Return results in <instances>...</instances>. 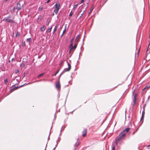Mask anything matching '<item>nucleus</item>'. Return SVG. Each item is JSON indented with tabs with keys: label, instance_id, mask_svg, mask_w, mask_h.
<instances>
[{
	"label": "nucleus",
	"instance_id": "nucleus-1",
	"mask_svg": "<svg viewBox=\"0 0 150 150\" xmlns=\"http://www.w3.org/2000/svg\"><path fill=\"white\" fill-rule=\"evenodd\" d=\"M130 130V128H127L125 129L122 132L120 133L119 135L115 139V144L117 145L120 141L121 140L123 137L125 136Z\"/></svg>",
	"mask_w": 150,
	"mask_h": 150
},
{
	"label": "nucleus",
	"instance_id": "nucleus-2",
	"mask_svg": "<svg viewBox=\"0 0 150 150\" xmlns=\"http://www.w3.org/2000/svg\"><path fill=\"white\" fill-rule=\"evenodd\" d=\"M80 35H78L76 37L75 40L74 41V44H71L69 46L70 50L69 52L70 53L72 51L73 52L77 47V46L78 44V42L80 39Z\"/></svg>",
	"mask_w": 150,
	"mask_h": 150
},
{
	"label": "nucleus",
	"instance_id": "nucleus-3",
	"mask_svg": "<svg viewBox=\"0 0 150 150\" xmlns=\"http://www.w3.org/2000/svg\"><path fill=\"white\" fill-rule=\"evenodd\" d=\"M54 6L55 8V9L54 10V12L56 14H57L58 13V11L59 9L60 4L58 2H57L56 3V4L54 5Z\"/></svg>",
	"mask_w": 150,
	"mask_h": 150
},
{
	"label": "nucleus",
	"instance_id": "nucleus-4",
	"mask_svg": "<svg viewBox=\"0 0 150 150\" xmlns=\"http://www.w3.org/2000/svg\"><path fill=\"white\" fill-rule=\"evenodd\" d=\"M10 17L8 16L4 18V20L5 21L9 22L10 23H14V21H13V19H10Z\"/></svg>",
	"mask_w": 150,
	"mask_h": 150
},
{
	"label": "nucleus",
	"instance_id": "nucleus-5",
	"mask_svg": "<svg viewBox=\"0 0 150 150\" xmlns=\"http://www.w3.org/2000/svg\"><path fill=\"white\" fill-rule=\"evenodd\" d=\"M67 63H68V68H66L65 69H64L63 71V73H64L65 72L69 71L70 70V69H71V66L70 64L68 62H67Z\"/></svg>",
	"mask_w": 150,
	"mask_h": 150
},
{
	"label": "nucleus",
	"instance_id": "nucleus-6",
	"mask_svg": "<svg viewBox=\"0 0 150 150\" xmlns=\"http://www.w3.org/2000/svg\"><path fill=\"white\" fill-rule=\"evenodd\" d=\"M23 5H21L19 2H18L17 4V7L16 9L18 10H20L23 8Z\"/></svg>",
	"mask_w": 150,
	"mask_h": 150
},
{
	"label": "nucleus",
	"instance_id": "nucleus-7",
	"mask_svg": "<svg viewBox=\"0 0 150 150\" xmlns=\"http://www.w3.org/2000/svg\"><path fill=\"white\" fill-rule=\"evenodd\" d=\"M55 87L58 90L60 88V84L59 81H58L56 83Z\"/></svg>",
	"mask_w": 150,
	"mask_h": 150
},
{
	"label": "nucleus",
	"instance_id": "nucleus-8",
	"mask_svg": "<svg viewBox=\"0 0 150 150\" xmlns=\"http://www.w3.org/2000/svg\"><path fill=\"white\" fill-rule=\"evenodd\" d=\"M82 136L83 137H85L86 136L87 133V129H84L82 132Z\"/></svg>",
	"mask_w": 150,
	"mask_h": 150
},
{
	"label": "nucleus",
	"instance_id": "nucleus-9",
	"mask_svg": "<svg viewBox=\"0 0 150 150\" xmlns=\"http://www.w3.org/2000/svg\"><path fill=\"white\" fill-rule=\"evenodd\" d=\"M137 96V95L136 94H135L134 95V99H133V102L134 104H135L136 103V98Z\"/></svg>",
	"mask_w": 150,
	"mask_h": 150
},
{
	"label": "nucleus",
	"instance_id": "nucleus-10",
	"mask_svg": "<svg viewBox=\"0 0 150 150\" xmlns=\"http://www.w3.org/2000/svg\"><path fill=\"white\" fill-rule=\"evenodd\" d=\"M45 26L43 25L41 28L40 30L42 32L45 30Z\"/></svg>",
	"mask_w": 150,
	"mask_h": 150
},
{
	"label": "nucleus",
	"instance_id": "nucleus-11",
	"mask_svg": "<svg viewBox=\"0 0 150 150\" xmlns=\"http://www.w3.org/2000/svg\"><path fill=\"white\" fill-rule=\"evenodd\" d=\"M21 86L19 87H14V88H13V89H12L11 90V92H12V91H14V90H16L17 89H18V88H20L22 86Z\"/></svg>",
	"mask_w": 150,
	"mask_h": 150
},
{
	"label": "nucleus",
	"instance_id": "nucleus-12",
	"mask_svg": "<svg viewBox=\"0 0 150 150\" xmlns=\"http://www.w3.org/2000/svg\"><path fill=\"white\" fill-rule=\"evenodd\" d=\"M149 88H150V86H146L143 89L142 92L146 89L148 90Z\"/></svg>",
	"mask_w": 150,
	"mask_h": 150
},
{
	"label": "nucleus",
	"instance_id": "nucleus-13",
	"mask_svg": "<svg viewBox=\"0 0 150 150\" xmlns=\"http://www.w3.org/2000/svg\"><path fill=\"white\" fill-rule=\"evenodd\" d=\"M58 27V25H56V26L54 28V31H53V33H55V32H56Z\"/></svg>",
	"mask_w": 150,
	"mask_h": 150
},
{
	"label": "nucleus",
	"instance_id": "nucleus-14",
	"mask_svg": "<svg viewBox=\"0 0 150 150\" xmlns=\"http://www.w3.org/2000/svg\"><path fill=\"white\" fill-rule=\"evenodd\" d=\"M93 9H94V7L93 6H92L90 9V11L88 13L89 14H90L92 12Z\"/></svg>",
	"mask_w": 150,
	"mask_h": 150
},
{
	"label": "nucleus",
	"instance_id": "nucleus-15",
	"mask_svg": "<svg viewBox=\"0 0 150 150\" xmlns=\"http://www.w3.org/2000/svg\"><path fill=\"white\" fill-rule=\"evenodd\" d=\"M66 26L65 27V28L64 29V30L63 32L62 33V35H61V37H62L63 36L64 34V33H65L66 31Z\"/></svg>",
	"mask_w": 150,
	"mask_h": 150
},
{
	"label": "nucleus",
	"instance_id": "nucleus-16",
	"mask_svg": "<svg viewBox=\"0 0 150 150\" xmlns=\"http://www.w3.org/2000/svg\"><path fill=\"white\" fill-rule=\"evenodd\" d=\"M32 41V39L31 38H29L27 40V42H28L29 43H30Z\"/></svg>",
	"mask_w": 150,
	"mask_h": 150
},
{
	"label": "nucleus",
	"instance_id": "nucleus-17",
	"mask_svg": "<svg viewBox=\"0 0 150 150\" xmlns=\"http://www.w3.org/2000/svg\"><path fill=\"white\" fill-rule=\"evenodd\" d=\"M20 66L21 67L24 68L25 67V64H24V63H22L20 65Z\"/></svg>",
	"mask_w": 150,
	"mask_h": 150
},
{
	"label": "nucleus",
	"instance_id": "nucleus-18",
	"mask_svg": "<svg viewBox=\"0 0 150 150\" xmlns=\"http://www.w3.org/2000/svg\"><path fill=\"white\" fill-rule=\"evenodd\" d=\"M20 35V34L18 32H17L16 33V37L19 36Z\"/></svg>",
	"mask_w": 150,
	"mask_h": 150
},
{
	"label": "nucleus",
	"instance_id": "nucleus-19",
	"mask_svg": "<svg viewBox=\"0 0 150 150\" xmlns=\"http://www.w3.org/2000/svg\"><path fill=\"white\" fill-rule=\"evenodd\" d=\"M78 5V4H77L74 6L73 9L74 10H75L76 9V8L77 7Z\"/></svg>",
	"mask_w": 150,
	"mask_h": 150
},
{
	"label": "nucleus",
	"instance_id": "nucleus-20",
	"mask_svg": "<svg viewBox=\"0 0 150 150\" xmlns=\"http://www.w3.org/2000/svg\"><path fill=\"white\" fill-rule=\"evenodd\" d=\"M52 27H51L50 28H48L47 30V32H50L51 31Z\"/></svg>",
	"mask_w": 150,
	"mask_h": 150
},
{
	"label": "nucleus",
	"instance_id": "nucleus-21",
	"mask_svg": "<svg viewBox=\"0 0 150 150\" xmlns=\"http://www.w3.org/2000/svg\"><path fill=\"white\" fill-rule=\"evenodd\" d=\"M73 14V13L72 11H71L69 14V18H70L71 17V16H72Z\"/></svg>",
	"mask_w": 150,
	"mask_h": 150
},
{
	"label": "nucleus",
	"instance_id": "nucleus-22",
	"mask_svg": "<svg viewBox=\"0 0 150 150\" xmlns=\"http://www.w3.org/2000/svg\"><path fill=\"white\" fill-rule=\"evenodd\" d=\"M4 83L6 85L8 82V79H6L4 80Z\"/></svg>",
	"mask_w": 150,
	"mask_h": 150
},
{
	"label": "nucleus",
	"instance_id": "nucleus-23",
	"mask_svg": "<svg viewBox=\"0 0 150 150\" xmlns=\"http://www.w3.org/2000/svg\"><path fill=\"white\" fill-rule=\"evenodd\" d=\"M115 150V145H113L112 147V150Z\"/></svg>",
	"mask_w": 150,
	"mask_h": 150
},
{
	"label": "nucleus",
	"instance_id": "nucleus-24",
	"mask_svg": "<svg viewBox=\"0 0 150 150\" xmlns=\"http://www.w3.org/2000/svg\"><path fill=\"white\" fill-rule=\"evenodd\" d=\"M74 37L70 41V43H71V44H72V43H73V40H74Z\"/></svg>",
	"mask_w": 150,
	"mask_h": 150
},
{
	"label": "nucleus",
	"instance_id": "nucleus-25",
	"mask_svg": "<svg viewBox=\"0 0 150 150\" xmlns=\"http://www.w3.org/2000/svg\"><path fill=\"white\" fill-rule=\"evenodd\" d=\"M39 11H41L43 9V7H41V6H40L39 7Z\"/></svg>",
	"mask_w": 150,
	"mask_h": 150
},
{
	"label": "nucleus",
	"instance_id": "nucleus-26",
	"mask_svg": "<svg viewBox=\"0 0 150 150\" xmlns=\"http://www.w3.org/2000/svg\"><path fill=\"white\" fill-rule=\"evenodd\" d=\"M43 74H44V73H42V74H40L38 76V78H39L40 77L42 76V75H43Z\"/></svg>",
	"mask_w": 150,
	"mask_h": 150
},
{
	"label": "nucleus",
	"instance_id": "nucleus-27",
	"mask_svg": "<svg viewBox=\"0 0 150 150\" xmlns=\"http://www.w3.org/2000/svg\"><path fill=\"white\" fill-rule=\"evenodd\" d=\"M59 69H58L57 72L55 73V74H54L55 76H56L58 73L59 72Z\"/></svg>",
	"mask_w": 150,
	"mask_h": 150
},
{
	"label": "nucleus",
	"instance_id": "nucleus-28",
	"mask_svg": "<svg viewBox=\"0 0 150 150\" xmlns=\"http://www.w3.org/2000/svg\"><path fill=\"white\" fill-rule=\"evenodd\" d=\"M84 11H83V12L82 13L81 16H80V18L83 15V14H84Z\"/></svg>",
	"mask_w": 150,
	"mask_h": 150
},
{
	"label": "nucleus",
	"instance_id": "nucleus-29",
	"mask_svg": "<svg viewBox=\"0 0 150 150\" xmlns=\"http://www.w3.org/2000/svg\"><path fill=\"white\" fill-rule=\"evenodd\" d=\"M63 61H62V62H61V63H60V65H62V64H63Z\"/></svg>",
	"mask_w": 150,
	"mask_h": 150
},
{
	"label": "nucleus",
	"instance_id": "nucleus-30",
	"mask_svg": "<svg viewBox=\"0 0 150 150\" xmlns=\"http://www.w3.org/2000/svg\"><path fill=\"white\" fill-rule=\"evenodd\" d=\"M84 1V0H81V3H82Z\"/></svg>",
	"mask_w": 150,
	"mask_h": 150
},
{
	"label": "nucleus",
	"instance_id": "nucleus-31",
	"mask_svg": "<svg viewBox=\"0 0 150 150\" xmlns=\"http://www.w3.org/2000/svg\"><path fill=\"white\" fill-rule=\"evenodd\" d=\"M50 0H48L47 1V3H48L50 2Z\"/></svg>",
	"mask_w": 150,
	"mask_h": 150
},
{
	"label": "nucleus",
	"instance_id": "nucleus-32",
	"mask_svg": "<svg viewBox=\"0 0 150 150\" xmlns=\"http://www.w3.org/2000/svg\"><path fill=\"white\" fill-rule=\"evenodd\" d=\"M25 45V43L24 42L22 44V45L23 46H24Z\"/></svg>",
	"mask_w": 150,
	"mask_h": 150
},
{
	"label": "nucleus",
	"instance_id": "nucleus-33",
	"mask_svg": "<svg viewBox=\"0 0 150 150\" xmlns=\"http://www.w3.org/2000/svg\"><path fill=\"white\" fill-rule=\"evenodd\" d=\"M49 23H50L49 21H48L47 23V25H49Z\"/></svg>",
	"mask_w": 150,
	"mask_h": 150
},
{
	"label": "nucleus",
	"instance_id": "nucleus-34",
	"mask_svg": "<svg viewBox=\"0 0 150 150\" xmlns=\"http://www.w3.org/2000/svg\"><path fill=\"white\" fill-rule=\"evenodd\" d=\"M150 46V42H149V43L148 49L149 48V47Z\"/></svg>",
	"mask_w": 150,
	"mask_h": 150
},
{
	"label": "nucleus",
	"instance_id": "nucleus-35",
	"mask_svg": "<svg viewBox=\"0 0 150 150\" xmlns=\"http://www.w3.org/2000/svg\"><path fill=\"white\" fill-rule=\"evenodd\" d=\"M149 54H147V57H149Z\"/></svg>",
	"mask_w": 150,
	"mask_h": 150
},
{
	"label": "nucleus",
	"instance_id": "nucleus-36",
	"mask_svg": "<svg viewBox=\"0 0 150 150\" xmlns=\"http://www.w3.org/2000/svg\"><path fill=\"white\" fill-rule=\"evenodd\" d=\"M147 52H148V50H147V51H146V53L147 54Z\"/></svg>",
	"mask_w": 150,
	"mask_h": 150
},
{
	"label": "nucleus",
	"instance_id": "nucleus-37",
	"mask_svg": "<svg viewBox=\"0 0 150 150\" xmlns=\"http://www.w3.org/2000/svg\"><path fill=\"white\" fill-rule=\"evenodd\" d=\"M134 133H135V132H134L133 133V134H134Z\"/></svg>",
	"mask_w": 150,
	"mask_h": 150
},
{
	"label": "nucleus",
	"instance_id": "nucleus-38",
	"mask_svg": "<svg viewBox=\"0 0 150 150\" xmlns=\"http://www.w3.org/2000/svg\"><path fill=\"white\" fill-rule=\"evenodd\" d=\"M79 145V144H78L76 145V146H78Z\"/></svg>",
	"mask_w": 150,
	"mask_h": 150
},
{
	"label": "nucleus",
	"instance_id": "nucleus-39",
	"mask_svg": "<svg viewBox=\"0 0 150 150\" xmlns=\"http://www.w3.org/2000/svg\"><path fill=\"white\" fill-rule=\"evenodd\" d=\"M6 1H7L8 0H5Z\"/></svg>",
	"mask_w": 150,
	"mask_h": 150
},
{
	"label": "nucleus",
	"instance_id": "nucleus-40",
	"mask_svg": "<svg viewBox=\"0 0 150 150\" xmlns=\"http://www.w3.org/2000/svg\"><path fill=\"white\" fill-rule=\"evenodd\" d=\"M18 72V71H17V72H16V73H17V72Z\"/></svg>",
	"mask_w": 150,
	"mask_h": 150
},
{
	"label": "nucleus",
	"instance_id": "nucleus-41",
	"mask_svg": "<svg viewBox=\"0 0 150 150\" xmlns=\"http://www.w3.org/2000/svg\"><path fill=\"white\" fill-rule=\"evenodd\" d=\"M18 72V71H17V72H16V73H17V72Z\"/></svg>",
	"mask_w": 150,
	"mask_h": 150
},
{
	"label": "nucleus",
	"instance_id": "nucleus-42",
	"mask_svg": "<svg viewBox=\"0 0 150 150\" xmlns=\"http://www.w3.org/2000/svg\"><path fill=\"white\" fill-rule=\"evenodd\" d=\"M18 72V71H17V72H16V73H17V72Z\"/></svg>",
	"mask_w": 150,
	"mask_h": 150
},
{
	"label": "nucleus",
	"instance_id": "nucleus-43",
	"mask_svg": "<svg viewBox=\"0 0 150 150\" xmlns=\"http://www.w3.org/2000/svg\"><path fill=\"white\" fill-rule=\"evenodd\" d=\"M30 83H28L27 84H30Z\"/></svg>",
	"mask_w": 150,
	"mask_h": 150
},
{
	"label": "nucleus",
	"instance_id": "nucleus-44",
	"mask_svg": "<svg viewBox=\"0 0 150 150\" xmlns=\"http://www.w3.org/2000/svg\"><path fill=\"white\" fill-rule=\"evenodd\" d=\"M148 146H150V145H149Z\"/></svg>",
	"mask_w": 150,
	"mask_h": 150
}]
</instances>
